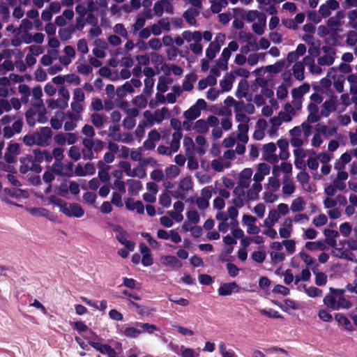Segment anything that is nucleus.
<instances>
[{
	"mask_svg": "<svg viewBox=\"0 0 357 357\" xmlns=\"http://www.w3.org/2000/svg\"><path fill=\"white\" fill-rule=\"evenodd\" d=\"M169 112L167 107H162L160 109H157L153 114L150 111H145L144 112V119L138 126L139 132H144V129L145 128L151 127L155 122H162L166 117L169 116Z\"/></svg>",
	"mask_w": 357,
	"mask_h": 357,
	"instance_id": "f257e3e1",
	"label": "nucleus"
},
{
	"mask_svg": "<svg viewBox=\"0 0 357 357\" xmlns=\"http://www.w3.org/2000/svg\"><path fill=\"white\" fill-rule=\"evenodd\" d=\"M219 124L218 119L215 116H210L207 120L199 119L195 123L193 129L200 133L208 132L209 127H216Z\"/></svg>",
	"mask_w": 357,
	"mask_h": 357,
	"instance_id": "f03ea898",
	"label": "nucleus"
},
{
	"mask_svg": "<svg viewBox=\"0 0 357 357\" xmlns=\"http://www.w3.org/2000/svg\"><path fill=\"white\" fill-rule=\"evenodd\" d=\"M206 102L204 99H198L193 105L184 112L183 116L188 120H195L200 116L201 111L206 109Z\"/></svg>",
	"mask_w": 357,
	"mask_h": 357,
	"instance_id": "7ed1b4c3",
	"label": "nucleus"
},
{
	"mask_svg": "<svg viewBox=\"0 0 357 357\" xmlns=\"http://www.w3.org/2000/svg\"><path fill=\"white\" fill-rule=\"evenodd\" d=\"M62 213L65 214L68 217H75V218H81L84 214V211L82 208V206L77 203H73L68 206L67 204H64L63 206Z\"/></svg>",
	"mask_w": 357,
	"mask_h": 357,
	"instance_id": "20e7f679",
	"label": "nucleus"
},
{
	"mask_svg": "<svg viewBox=\"0 0 357 357\" xmlns=\"http://www.w3.org/2000/svg\"><path fill=\"white\" fill-rule=\"evenodd\" d=\"M89 344L101 354H107L109 357H115L116 351L109 344H102L99 342L89 341Z\"/></svg>",
	"mask_w": 357,
	"mask_h": 357,
	"instance_id": "39448f33",
	"label": "nucleus"
},
{
	"mask_svg": "<svg viewBox=\"0 0 357 357\" xmlns=\"http://www.w3.org/2000/svg\"><path fill=\"white\" fill-rule=\"evenodd\" d=\"M239 286L236 282L223 283L218 289L220 296H226L231 295L233 292H238Z\"/></svg>",
	"mask_w": 357,
	"mask_h": 357,
	"instance_id": "423d86ee",
	"label": "nucleus"
},
{
	"mask_svg": "<svg viewBox=\"0 0 357 357\" xmlns=\"http://www.w3.org/2000/svg\"><path fill=\"white\" fill-rule=\"evenodd\" d=\"M324 234L326 236L324 243L332 248L335 247L337 245L336 238L339 236V232L337 230L325 229Z\"/></svg>",
	"mask_w": 357,
	"mask_h": 357,
	"instance_id": "0eeeda50",
	"label": "nucleus"
},
{
	"mask_svg": "<svg viewBox=\"0 0 357 357\" xmlns=\"http://www.w3.org/2000/svg\"><path fill=\"white\" fill-rule=\"evenodd\" d=\"M325 54L320 56L318 59V63L322 66H330L333 64L334 61V51L331 49H324Z\"/></svg>",
	"mask_w": 357,
	"mask_h": 357,
	"instance_id": "6e6552de",
	"label": "nucleus"
},
{
	"mask_svg": "<svg viewBox=\"0 0 357 357\" xmlns=\"http://www.w3.org/2000/svg\"><path fill=\"white\" fill-rule=\"evenodd\" d=\"M33 96L36 98V102L34 103L35 105L38 108L40 113H43L45 111V108L43 105V100L40 98L43 96L42 89L40 86L33 88L32 91Z\"/></svg>",
	"mask_w": 357,
	"mask_h": 357,
	"instance_id": "1a4fd4ad",
	"label": "nucleus"
},
{
	"mask_svg": "<svg viewBox=\"0 0 357 357\" xmlns=\"http://www.w3.org/2000/svg\"><path fill=\"white\" fill-rule=\"evenodd\" d=\"M37 112L38 114L36 113L33 109H31L26 112V121L30 126H33L34 124L36 118H37V119L41 122L43 121V118L45 119V120L46 119V118L44 117L45 112L43 113H40L38 107Z\"/></svg>",
	"mask_w": 357,
	"mask_h": 357,
	"instance_id": "9d476101",
	"label": "nucleus"
},
{
	"mask_svg": "<svg viewBox=\"0 0 357 357\" xmlns=\"http://www.w3.org/2000/svg\"><path fill=\"white\" fill-rule=\"evenodd\" d=\"M33 161V157L31 155L21 157L20 158V162L22 163V165L20 167V173L23 174L27 173L30 170Z\"/></svg>",
	"mask_w": 357,
	"mask_h": 357,
	"instance_id": "9b49d317",
	"label": "nucleus"
},
{
	"mask_svg": "<svg viewBox=\"0 0 357 357\" xmlns=\"http://www.w3.org/2000/svg\"><path fill=\"white\" fill-rule=\"evenodd\" d=\"M162 135H149V139L144 142V148L146 150H153L155 147V142L159 141ZM162 137L164 138L167 137V140L169 139V135H162Z\"/></svg>",
	"mask_w": 357,
	"mask_h": 357,
	"instance_id": "f8f14e48",
	"label": "nucleus"
},
{
	"mask_svg": "<svg viewBox=\"0 0 357 357\" xmlns=\"http://www.w3.org/2000/svg\"><path fill=\"white\" fill-rule=\"evenodd\" d=\"M162 264L165 266H170L172 268H180L183 264L175 256L167 255L162 258Z\"/></svg>",
	"mask_w": 357,
	"mask_h": 357,
	"instance_id": "ddd939ff",
	"label": "nucleus"
},
{
	"mask_svg": "<svg viewBox=\"0 0 357 357\" xmlns=\"http://www.w3.org/2000/svg\"><path fill=\"white\" fill-rule=\"evenodd\" d=\"M98 177L102 182H107L109 179L108 170L109 167L106 165L102 161H99L98 163Z\"/></svg>",
	"mask_w": 357,
	"mask_h": 357,
	"instance_id": "4468645a",
	"label": "nucleus"
},
{
	"mask_svg": "<svg viewBox=\"0 0 357 357\" xmlns=\"http://www.w3.org/2000/svg\"><path fill=\"white\" fill-rule=\"evenodd\" d=\"M128 185V192L131 195H136L139 191L142 189V184L139 180L128 179L127 181Z\"/></svg>",
	"mask_w": 357,
	"mask_h": 357,
	"instance_id": "2eb2a0df",
	"label": "nucleus"
},
{
	"mask_svg": "<svg viewBox=\"0 0 357 357\" xmlns=\"http://www.w3.org/2000/svg\"><path fill=\"white\" fill-rule=\"evenodd\" d=\"M183 38L188 42L197 43L200 42L202 40V34L199 31H185L182 34Z\"/></svg>",
	"mask_w": 357,
	"mask_h": 357,
	"instance_id": "dca6fc26",
	"label": "nucleus"
},
{
	"mask_svg": "<svg viewBox=\"0 0 357 357\" xmlns=\"http://www.w3.org/2000/svg\"><path fill=\"white\" fill-rule=\"evenodd\" d=\"M335 320L342 325L347 331H351L354 330L352 325L349 319L342 313H336L335 314Z\"/></svg>",
	"mask_w": 357,
	"mask_h": 357,
	"instance_id": "f3484780",
	"label": "nucleus"
},
{
	"mask_svg": "<svg viewBox=\"0 0 357 357\" xmlns=\"http://www.w3.org/2000/svg\"><path fill=\"white\" fill-rule=\"evenodd\" d=\"M325 243H324V241H307L305 243V248L310 251H324L327 248Z\"/></svg>",
	"mask_w": 357,
	"mask_h": 357,
	"instance_id": "a211bd4d",
	"label": "nucleus"
},
{
	"mask_svg": "<svg viewBox=\"0 0 357 357\" xmlns=\"http://www.w3.org/2000/svg\"><path fill=\"white\" fill-rule=\"evenodd\" d=\"M134 325L137 327H139L142 329V332H146L149 334H153L155 331H159L158 328L155 324H151L149 323H142L136 321L134 323Z\"/></svg>",
	"mask_w": 357,
	"mask_h": 357,
	"instance_id": "6ab92c4d",
	"label": "nucleus"
},
{
	"mask_svg": "<svg viewBox=\"0 0 357 357\" xmlns=\"http://www.w3.org/2000/svg\"><path fill=\"white\" fill-rule=\"evenodd\" d=\"M58 56V51L56 50H52L48 52L45 55H43L41 58L40 63L44 66H50L54 59H56Z\"/></svg>",
	"mask_w": 357,
	"mask_h": 357,
	"instance_id": "aec40b11",
	"label": "nucleus"
},
{
	"mask_svg": "<svg viewBox=\"0 0 357 357\" xmlns=\"http://www.w3.org/2000/svg\"><path fill=\"white\" fill-rule=\"evenodd\" d=\"M118 333H123V334L129 338H137L142 333V331L135 327H127L123 331L117 328Z\"/></svg>",
	"mask_w": 357,
	"mask_h": 357,
	"instance_id": "412c9836",
	"label": "nucleus"
},
{
	"mask_svg": "<svg viewBox=\"0 0 357 357\" xmlns=\"http://www.w3.org/2000/svg\"><path fill=\"white\" fill-rule=\"evenodd\" d=\"M91 122L97 128H102L106 122V117L98 113H93L91 116Z\"/></svg>",
	"mask_w": 357,
	"mask_h": 357,
	"instance_id": "4be33fe9",
	"label": "nucleus"
},
{
	"mask_svg": "<svg viewBox=\"0 0 357 357\" xmlns=\"http://www.w3.org/2000/svg\"><path fill=\"white\" fill-rule=\"evenodd\" d=\"M63 169V165H62L61 161H55L54 162V164L52 165V171L55 174H56L58 176H68V177L73 176V174L64 173Z\"/></svg>",
	"mask_w": 357,
	"mask_h": 357,
	"instance_id": "5701e85b",
	"label": "nucleus"
},
{
	"mask_svg": "<svg viewBox=\"0 0 357 357\" xmlns=\"http://www.w3.org/2000/svg\"><path fill=\"white\" fill-rule=\"evenodd\" d=\"M284 304L282 305V304H279L278 302L274 301V303L275 305H277L278 306H279L280 308L285 312H288L289 309H292V310L298 309V305L293 300L287 298V299L284 300Z\"/></svg>",
	"mask_w": 357,
	"mask_h": 357,
	"instance_id": "b1692460",
	"label": "nucleus"
},
{
	"mask_svg": "<svg viewBox=\"0 0 357 357\" xmlns=\"http://www.w3.org/2000/svg\"><path fill=\"white\" fill-rule=\"evenodd\" d=\"M266 23V18L265 16H260L258 22L252 24L253 31L259 35L263 34L264 31V27Z\"/></svg>",
	"mask_w": 357,
	"mask_h": 357,
	"instance_id": "393cba45",
	"label": "nucleus"
},
{
	"mask_svg": "<svg viewBox=\"0 0 357 357\" xmlns=\"http://www.w3.org/2000/svg\"><path fill=\"white\" fill-rule=\"evenodd\" d=\"M185 153L188 156V167L191 170L197 169L199 167L197 159L193 155V151L190 152V147L185 149Z\"/></svg>",
	"mask_w": 357,
	"mask_h": 357,
	"instance_id": "a878e982",
	"label": "nucleus"
},
{
	"mask_svg": "<svg viewBox=\"0 0 357 357\" xmlns=\"http://www.w3.org/2000/svg\"><path fill=\"white\" fill-rule=\"evenodd\" d=\"M239 37L241 39L243 40V42H248V45L252 47V50H258L259 47L257 45V43L253 39L252 36L250 33H247L245 32H241L239 33Z\"/></svg>",
	"mask_w": 357,
	"mask_h": 357,
	"instance_id": "bb28decb",
	"label": "nucleus"
},
{
	"mask_svg": "<svg viewBox=\"0 0 357 357\" xmlns=\"http://www.w3.org/2000/svg\"><path fill=\"white\" fill-rule=\"evenodd\" d=\"M10 79L7 77L0 78V96L6 97L9 95Z\"/></svg>",
	"mask_w": 357,
	"mask_h": 357,
	"instance_id": "cd10ccee",
	"label": "nucleus"
},
{
	"mask_svg": "<svg viewBox=\"0 0 357 357\" xmlns=\"http://www.w3.org/2000/svg\"><path fill=\"white\" fill-rule=\"evenodd\" d=\"M294 76L298 80L304 79V65L302 62H297L293 66Z\"/></svg>",
	"mask_w": 357,
	"mask_h": 357,
	"instance_id": "c85d7f7f",
	"label": "nucleus"
},
{
	"mask_svg": "<svg viewBox=\"0 0 357 357\" xmlns=\"http://www.w3.org/2000/svg\"><path fill=\"white\" fill-rule=\"evenodd\" d=\"M324 304L328 308L338 310L339 306L337 305V301L333 295H326L323 299Z\"/></svg>",
	"mask_w": 357,
	"mask_h": 357,
	"instance_id": "c756f323",
	"label": "nucleus"
},
{
	"mask_svg": "<svg viewBox=\"0 0 357 357\" xmlns=\"http://www.w3.org/2000/svg\"><path fill=\"white\" fill-rule=\"evenodd\" d=\"M211 10L215 13H220L223 8L227 6V0H211Z\"/></svg>",
	"mask_w": 357,
	"mask_h": 357,
	"instance_id": "7c9ffc66",
	"label": "nucleus"
},
{
	"mask_svg": "<svg viewBox=\"0 0 357 357\" xmlns=\"http://www.w3.org/2000/svg\"><path fill=\"white\" fill-rule=\"evenodd\" d=\"M335 109V101L333 99H331L324 103L321 114L327 116L331 112L334 111Z\"/></svg>",
	"mask_w": 357,
	"mask_h": 357,
	"instance_id": "2f4dec72",
	"label": "nucleus"
},
{
	"mask_svg": "<svg viewBox=\"0 0 357 357\" xmlns=\"http://www.w3.org/2000/svg\"><path fill=\"white\" fill-rule=\"evenodd\" d=\"M218 349L222 357H238L233 350H227V347L224 342H220L219 343Z\"/></svg>",
	"mask_w": 357,
	"mask_h": 357,
	"instance_id": "473e14b6",
	"label": "nucleus"
},
{
	"mask_svg": "<svg viewBox=\"0 0 357 357\" xmlns=\"http://www.w3.org/2000/svg\"><path fill=\"white\" fill-rule=\"evenodd\" d=\"M66 115L63 112H59L56 114L55 118L52 119L51 126L54 130H59L62 126V121L64 119Z\"/></svg>",
	"mask_w": 357,
	"mask_h": 357,
	"instance_id": "72a5a7b5",
	"label": "nucleus"
},
{
	"mask_svg": "<svg viewBox=\"0 0 357 357\" xmlns=\"http://www.w3.org/2000/svg\"><path fill=\"white\" fill-rule=\"evenodd\" d=\"M305 204V202L303 200V197H298L293 200L292 204L291 205V210L293 212L302 211L304 208Z\"/></svg>",
	"mask_w": 357,
	"mask_h": 357,
	"instance_id": "f704fd0d",
	"label": "nucleus"
},
{
	"mask_svg": "<svg viewBox=\"0 0 357 357\" xmlns=\"http://www.w3.org/2000/svg\"><path fill=\"white\" fill-rule=\"evenodd\" d=\"M198 15L196 9H190L185 12L183 17L190 25H195L196 23L195 16Z\"/></svg>",
	"mask_w": 357,
	"mask_h": 357,
	"instance_id": "c9c22d12",
	"label": "nucleus"
},
{
	"mask_svg": "<svg viewBox=\"0 0 357 357\" xmlns=\"http://www.w3.org/2000/svg\"><path fill=\"white\" fill-rule=\"evenodd\" d=\"M234 77L231 75H227L225 77L224 79L220 82V86L225 91H229L232 87Z\"/></svg>",
	"mask_w": 357,
	"mask_h": 357,
	"instance_id": "e433bc0d",
	"label": "nucleus"
},
{
	"mask_svg": "<svg viewBox=\"0 0 357 357\" xmlns=\"http://www.w3.org/2000/svg\"><path fill=\"white\" fill-rule=\"evenodd\" d=\"M68 106V103L66 102L65 100H51L48 102V107L52 109H65Z\"/></svg>",
	"mask_w": 357,
	"mask_h": 357,
	"instance_id": "4c0bfd02",
	"label": "nucleus"
},
{
	"mask_svg": "<svg viewBox=\"0 0 357 357\" xmlns=\"http://www.w3.org/2000/svg\"><path fill=\"white\" fill-rule=\"evenodd\" d=\"M180 174V169L176 165H172L165 169L167 178L169 179L175 178Z\"/></svg>",
	"mask_w": 357,
	"mask_h": 357,
	"instance_id": "58836bf2",
	"label": "nucleus"
},
{
	"mask_svg": "<svg viewBox=\"0 0 357 357\" xmlns=\"http://www.w3.org/2000/svg\"><path fill=\"white\" fill-rule=\"evenodd\" d=\"M114 231L118 232V234L116 236V238L120 243L123 244L124 242L127 241L126 237L128 233L121 226H116V227L114 229Z\"/></svg>",
	"mask_w": 357,
	"mask_h": 357,
	"instance_id": "ea45409f",
	"label": "nucleus"
},
{
	"mask_svg": "<svg viewBox=\"0 0 357 357\" xmlns=\"http://www.w3.org/2000/svg\"><path fill=\"white\" fill-rule=\"evenodd\" d=\"M303 288L305 289V291L307 295L310 297L314 298L322 296V290L315 287H310L307 288L306 285H303Z\"/></svg>",
	"mask_w": 357,
	"mask_h": 357,
	"instance_id": "a19ab883",
	"label": "nucleus"
},
{
	"mask_svg": "<svg viewBox=\"0 0 357 357\" xmlns=\"http://www.w3.org/2000/svg\"><path fill=\"white\" fill-rule=\"evenodd\" d=\"M264 150V158L265 160H269L270 156L276 151V146L274 143H268L263 147Z\"/></svg>",
	"mask_w": 357,
	"mask_h": 357,
	"instance_id": "79ce46f5",
	"label": "nucleus"
},
{
	"mask_svg": "<svg viewBox=\"0 0 357 357\" xmlns=\"http://www.w3.org/2000/svg\"><path fill=\"white\" fill-rule=\"evenodd\" d=\"M52 135H35L36 137V144L41 146H46L50 144Z\"/></svg>",
	"mask_w": 357,
	"mask_h": 357,
	"instance_id": "37998d69",
	"label": "nucleus"
},
{
	"mask_svg": "<svg viewBox=\"0 0 357 357\" xmlns=\"http://www.w3.org/2000/svg\"><path fill=\"white\" fill-rule=\"evenodd\" d=\"M121 167L127 176L130 177H135L137 176V168L131 169L130 164L128 162H122L121 163Z\"/></svg>",
	"mask_w": 357,
	"mask_h": 357,
	"instance_id": "c03bdc74",
	"label": "nucleus"
},
{
	"mask_svg": "<svg viewBox=\"0 0 357 357\" xmlns=\"http://www.w3.org/2000/svg\"><path fill=\"white\" fill-rule=\"evenodd\" d=\"M259 312L265 315L269 318H274V319H283V316L280 314L278 311L274 310L273 309L266 310L262 309L259 310Z\"/></svg>",
	"mask_w": 357,
	"mask_h": 357,
	"instance_id": "a18cd8bd",
	"label": "nucleus"
},
{
	"mask_svg": "<svg viewBox=\"0 0 357 357\" xmlns=\"http://www.w3.org/2000/svg\"><path fill=\"white\" fill-rule=\"evenodd\" d=\"M173 138L170 142L169 149L172 153L177 152L180 147V141L183 135H172Z\"/></svg>",
	"mask_w": 357,
	"mask_h": 357,
	"instance_id": "49530a36",
	"label": "nucleus"
},
{
	"mask_svg": "<svg viewBox=\"0 0 357 357\" xmlns=\"http://www.w3.org/2000/svg\"><path fill=\"white\" fill-rule=\"evenodd\" d=\"M29 212L36 216L47 217L49 215V211L45 208H31Z\"/></svg>",
	"mask_w": 357,
	"mask_h": 357,
	"instance_id": "de8ad7c7",
	"label": "nucleus"
},
{
	"mask_svg": "<svg viewBox=\"0 0 357 357\" xmlns=\"http://www.w3.org/2000/svg\"><path fill=\"white\" fill-rule=\"evenodd\" d=\"M260 16H265L264 14L259 13L257 10H249L245 15V19L248 22H253L257 19L259 20Z\"/></svg>",
	"mask_w": 357,
	"mask_h": 357,
	"instance_id": "09e8293b",
	"label": "nucleus"
},
{
	"mask_svg": "<svg viewBox=\"0 0 357 357\" xmlns=\"http://www.w3.org/2000/svg\"><path fill=\"white\" fill-rule=\"evenodd\" d=\"M310 91V85L307 84H304L299 86L297 89H294L292 91V93L294 96H301Z\"/></svg>",
	"mask_w": 357,
	"mask_h": 357,
	"instance_id": "8fccbe9b",
	"label": "nucleus"
},
{
	"mask_svg": "<svg viewBox=\"0 0 357 357\" xmlns=\"http://www.w3.org/2000/svg\"><path fill=\"white\" fill-rule=\"evenodd\" d=\"M0 170L11 174H17V169L12 163L0 161Z\"/></svg>",
	"mask_w": 357,
	"mask_h": 357,
	"instance_id": "3c124183",
	"label": "nucleus"
},
{
	"mask_svg": "<svg viewBox=\"0 0 357 357\" xmlns=\"http://www.w3.org/2000/svg\"><path fill=\"white\" fill-rule=\"evenodd\" d=\"M179 188L183 191H188L192 188V182L190 177H185L179 183Z\"/></svg>",
	"mask_w": 357,
	"mask_h": 357,
	"instance_id": "603ef678",
	"label": "nucleus"
},
{
	"mask_svg": "<svg viewBox=\"0 0 357 357\" xmlns=\"http://www.w3.org/2000/svg\"><path fill=\"white\" fill-rule=\"evenodd\" d=\"M303 132V134H310L311 131V128L308 123V122L303 123L301 126V128L298 127L294 128L290 132V134H296L295 132Z\"/></svg>",
	"mask_w": 357,
	"mask_h": 357,
	"instance_id": "864d4df0",
	"label": "nucleus"
},
{
	"mask_svg": "<svg viewBox=\"0 0 357 357\" xmlns=\"http://www.w3.org/2000/svg\"><path fill=\"white\" fill-rule=\"evenodd\" d=\"M220 51V49L217 47L215 45H213L211 43H210L208 47L207 48L206 51V56L212 59H213L216 54Z\"/></svg>",
	"mask_w": 357,
	"mask_h": 357,
	"instance_id": "5fc2aeb1",
	"label": "nucleus"
},
{
	"mask_svg": "<svg viewBox=\"0 0 357 357\" xmlns=\"http://www.w3.org/2000/svg\"><path fill=\"white\" fill-rule=\"evenodd\" d=\"M328 219L326 215L321 213L318 217L314 218L312 222L317 227H321L327 223Z\"/></svg>",
	"mask_w": 357,
	"mask_h": 357,
	"instance_id": "6e6d98bb",
	"label": "nucleus"
},
{
	"mask_svg": "<svg viewBox=\"0 0 357 357\" xmlns=\"http://www.w3.org/2000/svg\"><path fill=\"white\" fill-rule=\"evenodd\" d=\"M319 318L323 321L331 322L333 321V316L326 310H320L318 312Z\"/></svg>",
	"mask_w": 357,
	"mask_h": 357,
	"instance_id": "4d7b16f0",
	"label": "nucleus"
},
{
	"mask_svg": "<svg viewBox=\"0 0 357 357\" xmlns=\"http://www.w3.org/2000/svg\"><path fill=\"white\" fill-rule=\"evenodd\" d=\"M299 256L301 259L308 266H313L316 261L310 255L305 252H300Z\"/></svg>",
	"mask_w": 357,
	"mask_h": 357,
	"instance_id": "13d9d810",
	"label": "nucleus"
},
{
	"mask_svg": "<svg viewBox=\"0 0 357 357\" xmlns=\"http://www.w3.org/2000/svg\"><path fill=\"white\" fill-rule=\"evenodd\" d=\"M298 181L302 184V185H305V184L307 183L310 181V175L305 171L300 172L296 176Z\"/></svg>",
	"mask_w": 357,
	"mask_h": 357,
	"instance_id": "bf43d9fd",
	"label": "nucleus"
},
{
	"mask_svg": "<svg viewBox=\"0 0 357 357\" xmlns=\"http://www.w3.org/2000/svg\"><path fill=\"white\" fill-rule=\"evenodd\" d=\"M226 266L228 273L231 277L234 278L238 275L240 269L234 264L229 262Z\"/></svg>",
	"mask_w": 357,
	"mask_h": 357,
	"instance_id": "052dcab7",
	"label": "nucleus"
},
{
	"mask_svg": "<svg viewBox=\"0 0 357 357\" xmlns=\"http://www.w3.org/2000/svg\"><path fill=\"white\" fill-rule=\"evenodd\" d=\"M252 259L257 263H262L266 259V253L261 251H255L252 253Z\"/></svg>",
	"mask_w": 357,
	"mask_h": 357,
	"instance_id": "680f3d73",
	"label": "nucleus"
},
{
	"mask_svg": "<svg viewBox=\"0 0 357 357\" xmlns=\"http://www.w3.org/2000/svg\"><path fill=\"white\" fill-rule=\"evenodd\" d=\"M133 103L139 108H144L147 105V100L144 96H138L133 100Z\"/></svg>",
	"mask_w": 357,
	"mask_h": 357,
	"instance_id": "e2e57ef3",
	"label": "nucleus"
},
{
	"mask_svg": "<svg viewBox=\"0 0 357 357\" xmlns=\"http://www.w3.org/2000/svg\"><path fill=\"white\" fill-rule=\"evenodd\" d=\"M268 124L265 120L259 119L257 123L256 130L254 134H263Z\"/></svg>",
	"mask_w": 357,
	"mask_h": 357,
	"instance_id": "0e129e2a",
	"label": "nucleus"
},
{
	"mask_svg": "<svg viewBox=\"0 0 357 357\" xmlns=\"http://www.w3.org/2000/svg\"><path fill=\"white\" fill-rule=\"evenodd\" d=\"M96 194L92 192H86L83 195V199L86 203L93 204L96 202Z\"/></svg>",
	"mask_w": 357,
	"mask_h": 357,
	"instance_id": "69168bd1",
	"label": "nucleus"
},
{
	"mask_svg": "<svg viewBox=\"0 0 357 357\" xmlns=\"http://www.w3.org/2000/svg\"><path fill=\"white\" fill-rule=\"evenodd\" d=\"M188 219L193 224H197L199 221V215L195 210H190L187 213Z\"/></svg>",
	"mask_w": 357,
	"mask_h": 357,
	"instance_id": "338daca9",
	"label": "nucleus"
},
{
	"mask_svg": "<svg viewBox=\"0 0 357 357\" xmlns=\"http://www.w3.org/2000/svg\"><path fill=\"white\" fill-rule=\"evenodd\" d=\"M171 202V198L168 193H163L160 195L159 202L162 206L167 208L170 206Z\"/></svg>",
	"mask_w": 357,
	"mask_h": 357,
	"instance_id": "774afa93",
	"label": "nucleus"
}]
</instances>
